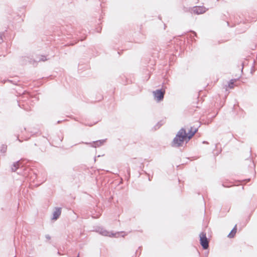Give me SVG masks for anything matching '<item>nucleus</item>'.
<instances>
[{
	"instance_id": "nucleus-4",
	"label": "nucleus",
	"mask_w": 257,
	"mask_h": 257,
	"mask_svg": "<svg viewBox=\"0 0 257 257\" xmlns=\"http://www.w3.org/2000/svg\"><path fill=\"white\" fill-rule=\"evenodd\" d=\"M105 141H106V139L100 140H97L96 141H93L92 142V143H87V142L84 143L83 142H82L80 143L79 144H85L86 145H91V147L96 148V147H98L102 146L104 143Z\"/></svg>"
},
{
	"instance_id": "nucleus-36",
	"label": "nucleus",
	"mask_w": 257,
	"mask_h": 257,
	"mask_svg": "<svg viewBox=\"0 0 257 257\" xmlns=\"http://www.w3.org/2000/svg\"><path fill=\"white\" fill-rule=\"evenodd\" d=\"M19 106H20V107H21V104H19Z\"/></svg>"
},
{
	"instance_id": "nucleus-30",
	"label": "nucleus",
	"mask_w": 257,
	"mask_h": 257,
	"mask_svg": "<svg viewBox=\"0 0 257 257\" xmlns=\"http://www.w3.org/2000/svg\"><path fill=\"white\" fill-rule=\"evenodd\" d=\"M227 24L228 26H229H229H230L229 23L228 22H227Z\"/></svg>"
},
{
	"instance_id": "nucleus-20",
	"label": "nucleus",
	"mask_w": 257,
	"mask_h": 257,
	"mask_svg": "<svg viewBox=\"0 0 257 257\" xmlns=\"http://www.w3.org/2000/svg\"><path fill=\"white\" fill-rule=\"evenodd\" d=\"M235 19H236V20L235 21V23L239 24L241 23V21L239 22V21L237 20V17H236Z\"/></svg>"
},
{
	"instance_id": "nucleus-7",
	"label": "nucleus",
	"mask_w": 257,
	"mask_h": 257,
	"mask_svg": "<svg viewBox=\"0 0 257 257\" xmlns=\"http://www.w3.org/2000/svg\"><path fill=\"white\" fill-rule=\"evenodd\" d=\"M23 167V166L19 160L13 163L11 167V170L12 172H16L19 170H22Z\"/></svg>"
},
{
	"instance_id": "nucleus-28",
	"label": "nucleus",
	"mask_w": 257,
	"mask_h": 257,
	"mask_svg": "<svg viewBox=\"0 0 257 257\" xmlns=\"http://www.w3.org/2000/svg\"><path fill=\"white\" fill-rule=\"evenodd\" d=\"M61 122H62V120H58L57 123H60Z\"/></svg>"
},
{
	"instance_id": "nucleus-10",
	"label": "nucleus",
	"mask_w": 257,
	"mask_h": 257,
	"mask_svg": "<svg viewBox=\"0 0 257 257\" xmlns=\"http://www.w3.org/2000/svg\"><path fill=\"white\" fill-rule=\"evenodd\" d=\"M7 82H9L14 85H18V82H19V80L18 79H4L2 82L3 83H5Z\"/></svg>"
},
{
	"instance_id": "nucleus-13",
	"label": "nucleus",
	"mask_w": 257,
	"mask_h": 257,
	"mask_svg": "<svg viewBox=\"0 0 257 257\" xmlns=\"http://www.w3.org/2000/svg\"><path fill=\"white\" fill-rule=\"evenodd\" d=\"M7 150V146L6 145H2L1 147L0 152L2 153L5 154L6 153Z\"/></svg>"
},
{
	"instance_id": "nucleus-12",
	"label": "nucleus",
	"mask_w": 257,
	"mask_h": 257,
	"mask_svg": "<svg viewBox=\"0 0 257 257\" xmlns=\"http://www.w3.org/2000/svg\"><path fill=\"white\" fill-rule=\"evenodd\" d=\"M47 59H48L46 58V56L42 55L41 56L38 57L37 58L36 60H35V61H38V62H40V61H45Z\"/></svg>"
},
{
	"instance_id": "nucleus-37",
	"label": "nucleus",
	"mask_w": 257,
	"mask_h": 257,
	"mask_svg": "<svg viewBox=\"0 0 257 257\" xmlns=\"http://www.w3.org/2000/svg\"><path fill=\"white\" fill-rule=\"evenodd\" d=\"M62 139H63V138H62V139H61V140H60V142H62Z\"/></svg>"
},
{
	"instance_id": "nucleus-6",
	"label": "nucleus",
	"mask_w": 257,
	"mask_h": 257,
	"mask_svg": "<svg viewBox=\"0 0 257 257\" xmlns=\"http://www.w3.org/2000/svg\"><path fill=\"white\" fill-rule=\"evenodd\" d=\"M206 11V9L204 7L201 6H195L193 8V12L197 15L202 14L204 13Z\"/></svg>"
},
{
	"instance_id": "nucleus-3",
	"label": "nucleus",
	"mask_w": 257,
	"mask_h": 257,
	"mask_svg": "<svg viewBox=\"0 0 257 257\" xmlns=\"http://www.w3.org/2000/svg\"><path fill=\"white\" fill-rule=\"evenodd\" d=\"M153 93L155 99L157 102H160L162 101L164 98L165 89L163 88L157 89L156 90L154 91Z\"/></svg>"
},
{
	"instance_id": "nucleus-34",
	"label": "nucleus",
	"mask_w": 257,
	"mask_h": 257,
	"mask_svg": "<svg viewBox=\"0 0 257 257\" xmlns=\"http://www.w3.org/2000/svg\"><path fill=\"white\" fill-rule=\"evenodd\" d=\"M192 41H195V39H192Z\"/></svg>"
},
{
	"instance_id": "nucleus-21",
	"label": "nucleus",
	"mask_w": 257,
	"mask_h": 257,
	"mask_svg": "<svg viewBox=\"0 0 257 257\" xmlns=\"http://www.w3.org/2000/svg\"><path fill=\"white\" fill-rule=\"evenodd\" d=\"M254 71H255V69L254 68V66H253L251 68V73H252V72H254Z\"/></svg>"
},
{
	"instance_id": "nucleus-32",
	"label": "nucleus",
	"mask_w": 257,
	"mask_h": 257,
	"mask_svg": "<svg viewBox=\"0 0 257 257\" xmlns=\"http://www.w3.org/2000/svg\"><path fill=\"white\" fill-rule=\"evenodd\" d=\"M149 181H151V178H150V177H149Z\"/></svg>"
},
{
	"instance_id": "nucleus-24",
	"label": "nucleus",
	"mask_w": 257,
	"mask_h": 257,
	"mask_svg": "<svg viewBox=\"0 0 257 257\" xmlns=\"http://www.w3.org/2000/svg\"><path fill=\"white\" fill-rule=\"evenodd\" d=\"M250 179H247L246 180H245L244 181H246L247 182H248L250 181Z\"/></svg>"
},
{
	"instance_id": "nucleus-25",
	"label": "nucleus",
	"mask_w": 257,
	"mask_h": 257,
	"mask_svg": "<svg viewBox=\"0 0 257 257\" xmlns=\"http://www.w3.org/2000/svg\"><path fill=\"white\" fill-rule=\"evenodd\" d=\"M242 68H241V72H242V71H243V63H242Z\"/></svg>"
},
{
	"instance_id": "nucleus-2",
	"label": "nucleus",
	"mask_w": 257,
	"mask_h": 257,
	"mask_svg": "<svg viewBox=\"0 0 257 257\" xmlns=\"http://www.w3.org/2000/svg\"><path fill=\"white\" fill-rule=\"evenodd\" d=\"M200 243L203 249H207L209 247V240L206 237L205 232H202L199 234Z\"/></svg>"
},
{
	"instance_id": "nucleus-27",
	"label": "nucleus",
	"mask_w": 257,
	"mask_h": 257,
	"mask_svg": "<svg viewBox=\"0 0 257 257\" xmlns=\"http://www.w3.org/2000/svg\"><path fill=\"white\" fill-rule=\"evenodd\" d=\"M203 144H208V142H206V141H203Z\"/></svg>"
},
{
	"instance_id": "nucleus-18",
	"label": "nucleus",
	"mask_w": 257,
	"mask_h": 257,
	"mask_svg": "<svg viewBox=\"0 0 257 257\" xmlns=\"http://www.w3.org/2000/svg\"><path fill=\"white\" fill-rule=\"evenodd\" d=\"M45 237L48 240H50L51 239V236L49 234L45 235Z\"/></svg>"
},
{
	"instance_id": "nucleus-8",
	"label": "nucleus",
	"mask_w": 257,
	"mask_h": 257,
	"mask_svg": "<svg viewBox=\"0 0 257 257\" xmlns=\"http://www.w3.org/2000/svg\"><path fill=\"white\" fill-rule=\"evenodd\" d=\"M61 214V207H55L54 211L53 213V216L52 220H57L60 217Z\"/></svg>"
},
{
	"instance_id": "nucleus-9",
	"label": "nucleus",
	"mask_w": 257,
	"mask_h": 257,
	"mask_svg": "<svg viewBox=\"0 0 257 257\" xmlns=\"http://www.w3.org/2000/svg\"><path fill=\"white\" fill-rule=\"evenodd\" d=\"M237 231V225L235 224L233 228L232 229L230 233L227 235V237L232 238H233Z\"/></svg>"
},
{
	"instance_id": "nucleus-11",
	"label": "nucleus",
	"mask_w": 257,
	"mask_h": 257,
	"mask_svg": "<svg viewBox=\"0 0 257 257\" xmlns=\"http://www.w3.org/2000/svg\"><path fill=\"white\" fill-rule=\"evenodd\" d=\"M237 81V79H232L228 82V87L232 89L234 88V83Z\"/></svg>"
},
{
	"instance_id": "nucleus-26",
	"label": "nucleus",
	"mask_w": 257,
	"mask_h": 257,
	"mask_svg": "<svg viewBox=\"0 0 257 257\" xmlns=\"http://www.w3.org/2000/svg\"><path fill=\"white\" fill-rule=\"evenodd\" d=\"M222 186H223V187H229V186H225L224 184H222Z\"/></svg>"
},
{
	"instance_id": "nucleus-29",
	"label": "nucleus",
	"mask_w": 257,
	"mask_h": 257,
	"mask_svg": "<svg viewBox=\"0 0 257 257\" xmlns=\"http://www.w3.org/2000/svg\"><path fill=\"white\" fill-rule=\"evenodd\" d=\"M133 163H137V160H134Z\"/></svg>"
},
{
	"instance_id": "nucleus-17",
	"label": "nucleus",
	"mask_w": 257,
	"mask_h": 257,
	"mask_svg": "<svg viewBox=\"0 0 257 257\" xmlns=\"http://www.w3.org/2000/svg\"><path fill=\"white\" fill-rule=\"evenodd\" d=\"M190 32L194 35V36L197 37L196 33L194 31H191Z\"/></svg>"
},
{
	"instance_id": "nucleus-16",
	"label": "nucleus",
	"mask_w": 257,
	"mask_h": 257,
	"mask_svg": "<svg viewBox=\"0 0 257 257\" xmlns=\"http://www.w3.org/2000/svg\"><path fill=\"white\" fill-rule=\"evenodd\" d=\"M142 249V246H139V247L138 249L137 250H136V255H137L138 253L139 254V255H140L141 254Z\"/></svg>"
},
{
	"instance_id": "nucleus-5",
	"label": "nucleus",
	"mask_w": 257,
	"mask_h": 257,
	"mask_svg": "<svg viewBox=\"0 0 257 257\" xmlns=\"http://www.w3.org/2000/svg\"><path fill=\"white\" fill-rule=\"evenodd\" d=\"M96 231L99 232V234L103 235V236H111V237H114L115 236L116 233H110L109 232L105 230V229L102 228V227H98Z\"/></svg>"
},
{
	"instance_id": "nucleus-22",
	"label": "nucleus",
	"mask_w": 257,
	"mask_h": 257,
	"mask_svg": "<svg viewBox=\"0 0 257 257\" xmlns=\"http://www.w3.org/2000/svg\"><path fill=\"white\" fill-rule=\"evenodd\" d=\"M57 254H58V255H63V254H62V253L60 252V251H59V250H58V251H57Z\"/></svg>"
},
{
	"instance_id": "nucleus-1",
	"label": "nucleus",
	"mask_w": 257,
	"mask_h": 257,
	"mask_svg": "<svg viewBox=\"0 0 257 257\" xmlns=\"http://www.w3.org/2000/svg\"><path fill=\"white\" fill-rule=\"evenodd\" d=\"M198 127L191 126L187 133L186 130L182 127L177 133L171 143L173 147L179 148L183 146L184 142L187 143L197 132Z\"/></svg>"
},
{
	"instance_id": "nucleus-19",
	"label": "nucleus",
	"mask_w": 257,
	"mask_h": 257,
	"mask_svg": "<svg viewBox=\"0 0 257 257\" xmlns=\"http://www.w3.org/2000/svg\"><path fill=\"white\" fill-rule=\"evenodd\" d=\"M139 164H140V166H139V167L142 169L143 167H144V164L143 163H141V162H139Z\"/></svg>"
},
{
	"instance_id": "nucleus-31",
	"label": "nucleus",
	"mask_w": 257,
	"mask_h": 257,
	"mask_svg": "<svg viewBox=\"0 0 257 257\" xmlns=\"http://www.w3.org/2000/svg\"><path fill=\"white\" fill-rule=\"evenodd\" d=\"M144 173H145L146 174H147V175H149V174H148L146 171H144Z\"/></svg>"
},
{
	"instance_id": "nucleus-33",
	"label": "nucleus",
	"mask_w": 257,
	"mask_h": 257,
	"mask_svg": "<svg viewBox=\"0 0 257 257\" xmlns=\"http://www.w3.org/2000/svg\"><path fill=\"white\" fill-rule=\"evenodd\" d=\"M17 173H18V174H20V173H21V172H20V171H18V172H17Z\"/></svg>"
},
{
	"instance_id": "nucleus-15",
	"label": "nucleus",
	"mask_w": 257,
	"mask_h": 257,
	"mask_svg": "<svg viewBox=\"0 0 257 257\" xmlns=\"http://www.w3.org/2000/svg\"><path fill=\"white\" fill-rule=\"evenodd\" d=\"M127 175L125 176V179L128 181L131 177V169L130 167L126 169Z\"/></svg>"
},
{
	"instance_id": "nucleus-14",
	"label": "nucleus",
	"mask_w": 257,
	"mask_h": 257,
	"mask_svg": "<svg viewBox=\"0 0 257 257\" xmlns=\"http://www.w3.org/2000/svg\"><path fill=\"white\" fill-rule=\"evenodd\" d=\"M163 124V120H161V121H159L154 127L155 130H157L159 129Z\"/></svg>"
},
{
	"instance_id": "nucleus-35",
	"label": "nucleus",
	"mask_w": 257,
	"mask_h": 257,
	"mask_svg": "<svg viewBox=\"0 0 257 257\" xmlns=\"http://www.w3.org/2000/svg\"><path fill=\"white\" fill-rule=\"evenodd\" d=\"M76 257H79V254H78Z\"/></svg>"
},
{
	"instance_id": "nucleus-23",
	"label": "nucleus",
	"mask_w": 257,
	"mask_h": 257,
	"mask_svg": "<svg viewBox=\"0 0 257 257\" xmlns=\"http://www.w3.org/2000/svg\"><path fill=\"white\" fill-rule=\"evenodd\" d=\"M17 140H18L20 142H22V141L21 140L19 139L18 136L17 138Z\"/></svg>"
}]
</instances>
